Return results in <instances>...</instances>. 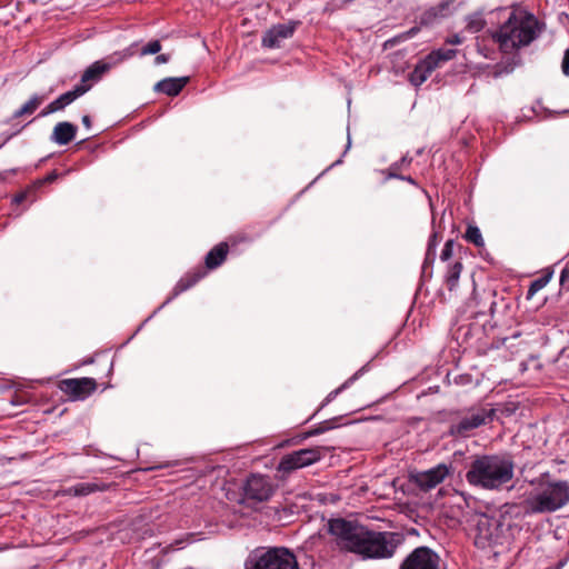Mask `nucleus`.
<instances>
[{"instance_id":"1","label":"nucleus","mask_w":569,"mask_h":569,"mask_svg":"<svg viewBox=\"0 0 569 569\" xmlns=\"http://www.w3.org/2000/svg\"><path fill=\"white\" fill-rule=\"evenodd\" d=\"M542 32L538 18L520 6H512L508 18L492 32L502 53L511 54L532 43Z\"/></svg>"},{"instance_id":"2","label":"nucleus","mask_w":569,"mask_h":569,"mask_svg":"<svg viewBox=\"0 0 569 569\" xmlns=\"http://www.w3.org/2000/svg\"><path fill=\"white\" fill-rule=\"evenodd\" d=\"M515 463L505 455L477 456L466 472V480L472 487L499 490L513 478Z\"/></svg>"},{"instance_id":"3","label":"nucleus","mask_w":569,"mask_h":569,"mask_svg":"<svg viewBox=\"0 0 569 569\" xmlns=\"http://www.w3.org/2000/svg\"><path fill=\"white\" fill-rule=\"evenodd\" d=\"M531 486L523 500L526 515L553 513L569 503L567 480H550L548 475H542Z\"/></svg>"},{"instance_id":"4","label":"nucleus","mask_w":569,"mask_h":569,"mask_svg":"<svg viewBox=\"0 0 569 569\" xmlns=\"http://www.w3.org/2000/svg\"><path fill=\"white\" fill-rule=\"evenodd\" d=\"M403 540V536L399 532L370 531L365 528L355 553L363 559L391 558Z\"/></svg>"},{"instance_id":"5","label":"nucleus","mask_w":569,"mask_h":569,"mask_svg":"<svg viewBox=\"0 0 569 569\" xmlns=\"http://www.w3.org/2000/svg\"><path fill=\"white\" fill-rule=\"evenodd\" d=\"M475 545L482 549L495 545H502L505 535L510 529V525L506 523V518L502 515H477L475 517Z\"/></svg>"},{"instance_id":"6","label":"nucleus","mask_w":569,"mask_h":569,"mask_svg":"<svg viewBox=\"0 0 569 569\" xmlns=\"http://www.w3.org/2000/svg\"><path fill=\"white\" fill-rule=\"evenodd\" d=\"M244 566L246 569H299L295 555L287 548L254 550Z\"/></svg>"},{"instance_id":"7","label":"nucleus","mask_w":569,"mask_h":569,"mask_svg":"<svg viewBox=\"0 0 569 569\" xmlns=\"http://www.w3.org/2000/svg\"><path fill=\"white\" fill-rule=\"evenodd\" d=\"M496 415L495 409L486 407H473L465 412L451 423L450 435L453 437L468 438L473 435V431L481 426H485L493 420Z\"/></svg>"},{"instance_id":"8","label":"nucleus","mask_w":569,"mask_h":569,"mask_svg":"<svg viewBox=\"0 0 569 569\" xmlns=\"http://www.w3.org/2000/svg\"><path fill=\"white\" fill-rule=\"evenodd\" d=\"M323 457L321 448H305L284 455L278 466L277 472L281 478L290 476L296 470L311 466L320 461Z\"/></svg>"},{"instance_id":"9","label":"nucleus","mask_w":569,"mask_h":569,"mask_svg":"<svg viewBox=\"0 0 569 569\" xmlns=\"http://www.w3.org/2000/svg\"><path fill=\"white\" fill-rule=\"evenodd\" d=\"M327 526L329 533L336 538L339 547L355 552L359 539L365 530L363 527L342 518L331 519L328 521Z\"/></svg>"},{"instance_id":"10","label":"nucleus","mask_w":569,"mask_h":569,"mask_svg":"<svg viewBox=\"0 0 569 569\" xmlns=\"http://www.w3.org/2000/svg\"><path fill=\"white\" fill-rule=\"evenodd\" d=\"M453 471L451 463H439L425 471L410 475V480L423 491H429L440 485Z\"/></svg>"},{"instance_id":"11","label":"nucleus","mask_w":569,"mask_h":569,"mask_svg":"<svg viewBox=\"0 0 569 569\" xmlns=\"http://www.w3.org/2000/svg\"><path fill=\"white\" fill-rule=\"evenodd\" d=\"M132 54L133 52L130 48H128L123 51L114 52L112 56L108 58V61L100 60L93 62L90 67H88L84 70L81 77V82L79 84H90L91 87L93 82L100 80L103 73L108 72L112 67L124 61Z\"/></svg>"},{"instance_id":"12","label":"nucleus","mask_w":569,"mask_h":569,"mask_svg":"<svg viewBox=\"0 0 569 569\" xmlns=\"http://www.w3.org/2000/svg\"><path fill=\"white\" fill-rule=\"evenodd\" d=\"M401 569H441L440 558L431 549L419 547L405 559Z\"/></svg>"},{"instance_id":"13","label":"nucleus","mask_w":569,"mask_h":569,"mask_svg":"<svg viewBox=\"0 0 569 569\" xmlns=\"http://www.w3.org/2000/svg\"><path fill=\"white\" fill-rule=\"evenodd\" d=\"M247 499L267 501L273 495V485L267 476L251 475L244 486Z\"/></svg>"},{"instance_id":"14","label":"nucleus","mask_w":569,"mask_h":569,"mask_svg":"<svg viewBox=\"0 0 569 569\" xmlns=\"http://www.w3.org/2000/svg\"><path fill=\"white\" fill-rule=\"evenodd\" d=\"M97 388L93 378L64 379L60 382V389L72 400H83Z\"/></svg>"},{"instance_id":"15","label":"nucleus","mask_w":569,"mask_h":569,"mask_svg":"<svg viewBox=\"0 0 569 569\" xmlns=\"http://www.w3.org/2000/svg\"><path fill=\"white\" fill-rule=\"evenodd\" d=\"M297 22L280 23L267 30L262 37V47L268 49L280 48L281 42L293 36Z\"/></svg>"},{"instance_id":"16","label":"nucleus","mask_w":569,"mask_h":569,"mask_svg":"<svg viewBox=\"0 0 569 569\" xmlns=\"http://www.w3.org/2000/svg\"><path fill=\"white\" fill-rule=\"evenodd\" d=\"M90 90V84H77L72 90L60 94L57 99L51 101L44 109L41 110L39 117H47L57 111L63 110L67 106L71 104L76 99Z\"/></svg>"},{"instance_id":"17","label":"nucleus","mask_w":569,"mask_h":569,"mask_svg":"<svg viewBox=\"0 0 569 569\" xmlns=\"http://www.w3.org/2000/svg\"><path fill=\"white\" fill-rule=\"evenodd\" d=\"M188 81V77L166 78L154 86V90L169 97H174L181 92Z\"/></svg>"},{"instance_id":"18","label":"nucleus","mask_w":569,"mask_h":569,"mask_svg":"<svg viewBox=\"0 0 569 569\" xmlns=\"http://www.w3.org/2000/svg\"><path fill=\"white\" fill-rule=\"evenodd\" d=\"M77 133V127L71 122H59L54 126L51 140L60 146L68 144Z\"/></svg>"},{"instance_id":"19","label":"nucleus","mask_w":569,"mask_h":569,"mask_svg":"<svg viewBox=\"0 0 569 569\" xmlns=\"http://www.w3.org/2000/svg\"><path fill=\"white\" fill-rule=\"evenodd\" d=\"M436 69L435 64H432V62L426 57L417 63L409 76V80L415 87H419Z\"/></svg>"},{"instance_id":"20","label":"nucleus","mask_w":569,"mask_h":569,"mask_svg":"<svg viewBox=\"0 0 569 569\" xmlns=\"http://www.w3.org/2000/svg\"><path fill=\"white\" fill-rule=\"evenodd\" d=\"M228 253L227 243H219L212 248L206 256V266L209 269L219 267L226 259Z\"/></svg>"},{"instance_id":"21","label":"nucleus","mask_w":569,"mask_h":569,"mask_svg":"<svg viewBox=\"0 0 569 569\" xmlns=\"http://www.w3.org/2000/svg\"><path fill=\"white\" fill-rule=\"evenodd\" d=\"M463 267L460 261H455L447 266L445 273V284L449 291H453L458 284Z\"/></svg>"},{"instance_id":"22","label":"nucleus","mask_w":569,"mask_h":569,"mask_svg":"<svg viewBox=\"0 0 569 569\" xmlns=\"http://www.w3.org/2000/svg\"><path fill=\"white\" fill-rule=\"evenodd\" d=\"M47 94H33L26 103L21 106L16 112L14 117L20 118L23 116L32 114L46 100Z\"/></svg>"},{"instance_id":"23","label":"nucleus","mask_w":569,"mask_h":569,"mask_svg":"<svg viewBox=\"0 0 569 569\" xmlns=\"http://www.w3.org/2000/svg\"><path fill=\"white\" fill-rule=\"evenodd\" d=\"M102 490H104L103 485H98L94 482H79V483L68 488L67 493L79 497V496H88L92 492L102 491Z\"/></svg>"},{"instance_id":"24","label":"nucleus","mask_w":569,"mask_h":569,"mask_svg":"<svg viewBox=\"0 0 569 569\" xmlns=\"http://www.w3.org/2000/svg\"><path fill=\"white\" fill-rule=\"evenodd\" d=\"M457 54L455 49L448 48H439L437 50H432L427 58L435 64L436 68H439L441 63L452 60Z\"/></svg>"},{"instance_id":"25","label":"nucleus","mask_w":569,"mask_h":569,"mask_svg":"<svg viewBox=\"0 0 569 569\" xmlns=\"http://www.w3.org/2000/svg\"><path fill=\"white\" fill-rule=\"evenodd\" d=\"M202 273L198 272L193 276H187L178 281V283L174 287L173 296H178L181 292L188 290L192 286H194L201 278Z\"/></svg>"},{"instance_id":"26","label":"nucleus","mask_w":569,"mask_h":569,"mask_svg":"<svg viewBox=\"0 0 569 569\" xmlns=\"http://www.w3.org/2000/svg\"><path fill=\"white\" fill-rule=\"evenodd\" d=\"M465 239L468 242L475 244L476 247L485 246V240L482 238L481 231L477 226H471V224L468 226L466 233H465Z\"/></svg>"},{"instance_id":"27","label":"nucleus","mask_w":569,"mask_h":569,"mask_svg":"<svg viewBox=\"0 0 569 569\" xmlns=\"http://www.w3.org/2000/svg\"><path fill=\"white\" fill-rule=\"evenodd\" d=\"M485 27V20L480 14H473L467 19V29L472 32H479Z\"/></svg>"},{"instance_id":"28","label":"nucleus","mask_w":569,"mask_h":569,"mask_svg":"<svg viewBox=\"0 0 569 569\" xmlns=\"http://www.w3.org/2000/svg\"><path fill=\"white\" fill-rule=\"evenodd\" d=\"M358 378V373L353 375L351 378H349L345 383H342L339 388L332 390L325 399L321 407L326 406L330 401H332L342 390L348 388L356 379Z\"/></svg>"},{"instance_id":"29","label":"nucleus","mask_w":569,"mask_h":569,"mask_svg":"<svg viewBox=\"0 0 569 569\" xmlns=\"http://www.w3.org/2000/svg\"><path fill=\"white\" fill-rule=\"evenodd\" d=\"M549 281L548 277H541L539 279L533 280L528 289L527 298L530 299L533 297L539 290H541Z\"/></svg>"},{"instance_id":"30","label":"nucleus","mask_w":569,"mask_h":569,"mask_svg":"<svg viewBox=\"0 0 569 569\" xmlns=\"http://www.w3.org/2000/svg\"><path fill=\"white\" fill-rule=\"evenodd\" d=\"M419 31V29L417 27H413L411 28L410 30L399 34V36H396L393 37L392 39H389L387 42H386V46L390 44V46H395L401 41H405V40H408L412 37H415L417 34V32Z\"/></svg>"},{"instance_id":"31","label":"nucleus","mask_w":569,"mask_h":569,"mask_svg":"<svg viewBox=\"0 0 569 569\" xmlns=\"http://www.w3.org/2000/svg\"><path fill=\"white\" fill-rule=\"evenodd\" d=\"M160 50H161L160 41L152 40L141 49L140 54L141 56L156 54V53L160 52Z\"/></svg>"},{"instance_id":"32","label":"nucleus","mask_w":569,"mask_h":569,"mask_svg":"<svg viewBox=\"0 0 569 569\" xmlns=\"http://www.w3.org/2000/svg\"><path fill=\"white\" fill-rule=\"evenodd\" d=\"M437 244H438V234H437V232H433L430 236L429 241H428L427 259L435 258Z\"/></svg>"},{"instance_id":"33","label":"nucleus","mask_w":569,"mask_h":569,"mask_svg":"<svg viewBox=\"0 0 569 569\" xmlns=\"http://www.w3.org/2000/svg\"><path fill=\"white\" fill-rule=\"evenodd\" d=\"M468 307H470V308H477L478 307L477 295H476V284H475L473 281H472V297L468 301ZM480 313H483V311L480 310V309L471 310V317H475V316L480 315Z\"/></svg>"},{"instance_id":"34","label":"nucleus","mask_w":569,"mask_h":569,"mask_svg":"<svg viewBox=\"0 0 569 569\" xmlns=\"http://www.w3.org/2000/svg\"><path fill=\"white\" fill-rule=\"evenodd\" d=\"M453 240H448L446 243H445V247L441 251V254H440V259L442 261H447L451 258L452 256V251H453Z\"/></svg>"},{"instance_id":"35","label":"nucleus","mask_w":569,"mask_h":569,"mask_svg":"<svg viewBox=\"0 0 569 569\" xmlns=\"http://www.w3.org/2000/svg\"><path fill=\"white\" fill-rule=\"evenodd\" d=\"M410 161L411 160L407 159L406 157L401 158V160L399 162H396L390 166L389 173L396 172L397 170H400L403 167H408L410 164Z\"/></svg>"},{"instance_id":"36","label":"nucleus","mask_w":569,"mask_h":569,"mask_svg":"<svg viewBox=\"0 0 569 569\" xmlns=\"http://www.w3.org/2000/svg\"><path fill=\"white\" fill-rule=\"evenodd\" d=\"M561 70L565 76L569 77V48L565 51L561 62Z\"/></svg>"},{"instance_id":"37","label":"nucleus","mask_w":569,"mask_h":569,"mask_svg":"<svg viewBox=\"0 0 569 569\" xmlns=\"http://www.w3.org/2000/svg\"><path fill=\"white\" fill-rule=\"evenodd\" d=\"M447 43L449 44H460L462 42V38L459 36V34H453L451 37H449L447 40H446Z\"/></svg>"},{"instance_id":"38","label":"nucleus","mask_w":569,"mask_h":569,"mask_svg":"<svg viewBox=\"0 0 569 569\" xmlns=\"http://www.w3.org/2000/svg\"><path fill=\"white\" fill-rule=\"evenodd\" d=\"M169 60H170V56L166 54V53H162V54H158L156 57L154 62L157 64H162V63H167Z\"/></svg>"},{"instance_id":"39","label":"nucleus","mask_w":569,"mask_h":569,"mask_svg":"<svg viewBox=\"0 0 569 569\" xmlns=\"http://www.w3.org/2000/svg\"><path fill=\"white\" fill-rule=\"evenodd\" d=\"M389 177H391V178H398V179H401V180H405V181H408V182H410V183L415 184V180H413L410 176H408V177H402V176L397 174V172H390V173H389Z\"/></svg>"},{"instance_id":"40","label":"nucleus","mask_w":569,"mask_h":569,"mask_svg":"<svg viewBox=\"0 0 569 569\" xmlns=\"http://www.w3.org/2000/svg\"><path fill=\"white\" fill-rule=\"evenodd\" d=\"M328 428H323V427H319V428H316L315 430H311L307 433V437H311V436H316V435H319V433H322L323 431H326Z\"/></svg>"},{"instance_id":"41","label":"nucleus","mask_w":569,"mask_h":569,"mask_svg":"<svg viewBox=\"0 0 569 569\" xmlns=\"http://www.w3.org/2000/svg\"><path fill=\"white\" fill-rule=\"evenodd\" d=\"M82 124H83L87 129H90V128H91V120H90V117H89V116H83V117H82Z\"/></svg>"},{"instance_id":"42","label":"nucleus","mask_w":569,"mask_h":569,"mask_svg":"<svg viewBox=\"0 0 569 569\" xmlns=\"http://www.w3.org/2000/svg\"><path fill=\"white\" fill-rule=\"evenodd\" d=\"M23 198H24V194H19V196H17V197L14 198V200H16L17 202H21V201L23 200Z\"/></svg>"},{"instance_id":"43","label":"nucleus","mask_w":569,"mask_h":569,"mask_svg":"<svg viewBox=\"0 0 569 569\" xmlns=\"http://www.w3.org/2000/svg\"><path fill=\"white\" fill-rule=\"evenodd\" d=\"M56 178V173H51L48 176L47 180L52 181Z\"/></svg>"}]
</instances>
